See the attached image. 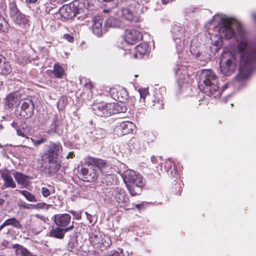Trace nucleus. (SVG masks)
<instances>
[{
  "instance_id": "obj_42",
  "label": "nucleus",
  "mask_w": 256,
  "mask_h": 256,
  "mask_svg": "<svg viewBox=\"0 0 256 256\" xmlns=\"http://www.w3.org/2000/svg\"><path fill=\"white\" fill-rule=\"evenodd\" d=\"M128 144L130 147H132V148L138 150H141L143 148L140 144L139 140L135 137H132L130 138Z\"/></svg>"
},
{
  "instance_id": "obj_63",
  "label": "nucleus",
  "mask_w": 256,
  "mask_h": 256,
  "mask_svg": "<svg viewBox=\"0 0 256 256\" xmlns=\"http://www.w3.org/2000/svg\"><path fill=\"white\" fill-rule=\"evenodd\" d=\"M252 16L254 20L256 22V12H254L252 14Z\"/></svg>"
},
{
  "instance_id": "obj_48",
  "label": "nucleus",
  "mask_w": 256,
  "mask_h": 256,
  "mask_svg": "<svg viewBox=\"0 0 256 256\" xmlns=\"http://www.w3.org/2000/svg\"><path fill=\"white\" fill-rule=\"evenodd\" d=\"M107 256H124V254L122 248H118V250H113L108 252Z\"/></svg>"
},
{
  "instance_id": "obj_8",
  "label": "nucleus",
  "mask_w": 256,
  "mask_h": 256,
  "mask_svg": "<svg viewBox=\"0 0 256 256\" xmlns=\"http://www.w3.org/2000/svg\"><path fill=\"white\" fill-rule=\"evenodd\" d=\"M20 105V113L18 107H17L16 114H18L25 119H28L33 115L34 106L31 99H22Z\"/></svg>"
},
{
  "instance_id": "obj_39",
  "label": "nucleus",
  "mask_w": 256,
  "mask_h": 256,
  "mask_svg": "<svg viewBox=\"0 0 256 256\" xmlns=\"http://www.w3.org/2000/svg\"><path fill=\"white\" fill-rule=\"evenodd\" d=\"M54 186L50 184H48L47 186H44L41 188V193L44 198L48 197L51 194L54 193Z\"/></svg>"
},
{
  "instance_id": "obj_45",
  "label": "nucleus",
  "mask_w": 256,
  "mask_h": 256,
  "mask_svg": "<svg viewBox=\"0 0 256 256\" xmlns=\"http://www.w3.org/2000/svg\"><path fill=\"white\" fill-rule=\"evenodd\" d=\"M51 206L50 204H47L45 202H39L35 204L32 205V208L36 210H48Z\"/></svg>"
},
{
  "instance_id": "obj_13",
  "label": "nucleus",
  "mask_w": 256,
  "mask_h": 256,
  "mask_svg": "<svg viewBox=\"0 0 256 256\" xmlns=\"http://www.w3.org/2000/svg\"><path fill=\"white\" fill-rule=\"evenodd\" d=\"M58 159L42 157V166L46 173L52 175L59 170L60 162Z\"/></svg>"
},
{
  "instance_id": "obj_59",
  "label": "nucleus",
  "mask_w": 256,
  "mask_h": 256,
  "mask_svg": "<svg viewBox=\"0 0 256 256\" xmlns=\"http://www.w3.org/2000/svg\"><path fill=\"white\" fill-rule=\"evenodd\" d=\"M32 205L24 203L21 205V207L26 208V209H30L32 208Z\"/></svg>"
},
{
  "instance_id": "obj_55",
  "label": "nucleus",
  "mask_w": 256,
  "mask_h": 256,
  "mask_svg": "<svg viewBox=\"0 0 256 256\" xmlns=\"http://www.w3.org/2000/svg\"><path fill=\"white\" fill-rule=\"evenodd\" d=\"M70 212L71 213L73 216L74 217L76 220H80L81 218V214L82 212L80 211L76 212L73 210H71L70 211Z\"/></svg>"
},
{
  "instance_id": "obj_38",
  "label": "nucleus",
  "mask_w": 256,
  "mask_h": 256,
  "mask_svg": "<svg viewBox=\"0 0 256 256\" xmlns=\"http://www.w3.org/2000/svg\"><path fill=\"white\" fill-rule=\"evenodd\" d=\"M141 0H126V6L128 8L134 10L136 12L140 8Z\"/></svg>"
},
{
  "instance_id": "obj_17",
  "label": "nucleus",
  "mask_w": 256,
  "mask_h": 256,
  "mask_svg": "<svg viewBox=\"0 0 256 256\" xmlns=\"http://www.w3.org/2000/svg\"><path fill=\"white\" fill-rule=\"evenodd\" d=\"M142 38V34L134 29H128L125 32L124 40L130 44H134Z\"/></svg>"
},
{
  "instance_id": "obj_3",
  "label": "nucleus",
  "mask_w": 256,
  "mask_h": 256,
  "mask_svg": "<svg viewBox=\"0 0 256 256\" xmlns=\"http://www.w3.org/2000/svg\"><path fill=\"white\" fill-rule=\"evenodd\" d=\"M92 108L94 113L99 116H109L114 114L124 112L126 110V106L118 103L104 102L94 104Z\"/></svg>"
},
{
  "instance_id": "obj_56",
  "label": "nucleus",
  "mask_w": 256,
  "mask_h": 256,
  "mask_svg": "<svg viewBox=\"0 0 256 256\" xmlns=\"http://www.w3.org/2000/svg\"><path fill=\"white\" fill-rule=\"evenodd\" d=\"M222 44V40L220 38L216 40L214 42V46H216L215 50L218 51L221 47Z\"/></svg>"
},
{
  "instance_id": "obj_46",
  "label": "nucleus",
  "mask_w": 256,
  "mask_h": 256,
  "mask_svg": "<svg viewBox=\"0 0 256 256\" xmlns=\"http://www.w3.org/2000/svg\"><path fill=\"white\" fill-rule=\"evenodd\" d=\"M140 95V102L144 103L145 99L146 96L148 94V88H140L138 90Z\"/></svg>"
},
{
  "instance_id": "obj_19",
  "label": "nucleus",
  "mask_w": 256,
  "mask_h": 256,
  "mask_svg": "<svg viewBox=\"0 0 256 256\" xmlns=\"http://www.w3.org/2000/svg\"><path fill=\"white\" fill-rule=\"evenodd\" d=\"M92 22L93 33L98 37L102 36L106 32V30L102 27L103 18L100 16H96L92 18Z\"/></svg>"
},
{
  "instance_id": "obj_37",
  "label": "nucleus",
  "mask_w": 256,
  "mask_h": 256,
  "mask_svg": "<svg viewBox=\"0 0 256 256\" xmlns=\"http://www.w3.org/2000/svg\"><path fill=\"white\" fill-rule=\"evenodd\" d=\"M12 72V68L8 62H6L5 60L0 64V74L2 75H8Z\"/></svg>"
},
{
  "instance_id": "obj_41",
  "label": "nucleus",
  "mask_w": 256,
  "mask_h": 256,
  "mask_svg": "<svg viewBox=\"0 0 256 256\" xmlns=\"http://www.w3.org/2000/svg\"><path fill=\"white\" fill-rule=\"evenodd\" d=\"M92 134L96 138H101L106 136V132L104 129L98 128L92 131Z\"/></svg>"
},
{
  "instance_id": "obj_25",
  "label": "nucleus",
  "mask_w": 256,
  "mask_h": 256,
  "mask_svg": "<svg viewBox=\"0 0 256 256\" xmlns=\"http://www.w3.org/2000/svg\"><path fill=\"white\" fill-rule=\"evenodd\" d=\"M74 228V222L72 224L67 228H62L61 227H56L52 228L50 232V236L54 238L62 239L64 237L66 232L69 230H72Z\"/></svg>"
},
{
  "instance_id": "obj_9",
  "label": "nucleus",
  "mask_w": 256,
  "mask_h": 256,
  "mask_svg": "<svg viewBox=\"0 0 256 256\" xmlns=\"http://www.w3.org/2000/svg\"><path fill=\"white\" fill-rule=\"evenodd\" d=\"M78 176L84 181L92 182L97 180L98 176V170L94 168L93 166H88L84 162L78 173Z\"/></svg>"
},
{
  "instance_id": "obj_2",
  "label": "nucleus",
  "mask_w": 256,
  "mask_h": 256,
  "mask_svg": "<svg viewBox=\"0 0 256 256\" xmlns=\"http://www.w3.org/2000/svg\"><path fill=\"white\" fill-rule=\"evenodd\" d=\"M202 84L198 85L200 90L208 96L216 94L219 90L218 78L211 70H204L200 76Z\"/></svg>"
},
{
  "instance_id": "obj_30",
  "label": "nucleus",
  "mask_w": 256,
  "mask_h": 256,
  "mask_svg": "<svg viewBox=\"0 0 256 256\" xmlns=\"http://www.w3.org/2000/svg\"><path fill=\"white\" fill-rule=\"evenodd\" d=\"M62 18L65 20H69L75 16V12L68 5L63 6L59 10Z\"/></svg>"
},
{
  "instance_id": "obj_27",
  "label": "nucleus",
  "mask_w": 256,
  "mask_h": 256,
  "mask_svg": "<svg viewBox=\"0 0 256 256\" xmlns=\"http://www.w3.org/2000/svg\"><path fill=\"white\" fill-rule=\"evenodd\" d=\"M14 176L17 183L23 188H26L30 184V180L32 179L30 176L20 172L14 173Z\"/></svg>"
},
{
  "instance_id": "obj_12",
  "label": "nucleus",
  "mask_w": 256,
  "mask_h": 256,
  "mask_svg": "<svg viewBox=\"0 0 256 256\" xmlns=\"http://www.w3.org/2000/svg\"><path fill=\"white\" fill-rule=\"evenodd\" d=\"M84 162L88 166H92L97 168L101 174L106 172L110 169V165L106 161L92 156H86L84 158Z\"/></svg>"
},
{
  "instance_id": "obj_49",
  "label": "nucleus",
  "mask_w": 256,
  "mask_h": 256,
  "mask_svg": "<svg viewBox=\"0 0 256 256\" xmlns=\"http://www.w3.org/2000/svg\"><path fill=\"white\" fill-rule=\"evenodd\" d=\"M85 214H86V218L88 220L89 223L94 225L96 222L97 218L95 216H92L88 214L87 212H85Z\"/></svg>"
},
{
  "instance_id": "obj_20",
  "label": "nucleus",
  "mask_w": 256,
  "mask_h": 256,
  "mask_svg": "<svg viewBox=\"0 0 256 256\" xmlns=\"http://www.w3.org/2000/svg\"><path fill=\"white\" fill-rule=\"evenodd\" d=\"M56 224L62 228H67L71 222V216L68 214H56L52 217Z\"/></svg>"
},
{
  "instance_id": "obj_10",
  "label": "nucleus",
  "mask_w": 256,
  "mask_h": 256,
  "mask_svg": "<svg viewBox=\"0 0 256 256\" xmlns=\"http://www.w3.org/2000/svg\"><path fill=\"white\" fill-rule=\"evenodd\" d=\"M112 196V200L120 207L126 208L128 206L129 198L124 189L118 186L113 188Z\"/></svg>"
},
{
  "instance_id": "obj_11",
  "label": "nucleus",
  "mask_w": 256,
  "mask_h": 256,
  "mask_svg": "<svg viewBox=\"0 0 256 256\" xmlns=\"http://www.w3.org/2000/svg\"><path fill=\"white\" fill-rule=\"evenodd\" d=\"M45 151L42 157L58 158L61 156L62 148L60 142H50L44 146Z\"/></svg>"
},
{
  "instance_id": "obj_60",
  "label": "nucleus",
  "mask_w": 256,
  "mask_h": 256,
  "mask_svg": "<svg viewBox=\"0 0 256 256\" xmlns=\"http://www.w3.org/2000/svg\"><path fill=\"white\" fill-rule=\"evenodd\" d=\"M151 161L154 164H156L158 162V159L156 157L154 156H152L151 158Z\"/></svg>"
},
{
  "instance_id": "obj_58",
  "label": "nucleus",
  "mask_w": 256,
  "mask_h": 256,
  "mask_svg": "<svg viewBox=\"0 0 256 256\" xmlns=\"http://www.w3.org/2000/svg\"><path fill=\"white\" fill-rule=\"evenodd\" d=\"M84 85L85 87L87 88H88L90 90L93 87V85H92V83L91 82H90V81L86 82L84 84Z\"/></svg>"
},
{
  "instance_id": "obj_22",
  "label": "nucleus",
  "mask_w": 256,
  "mask_h": 256,
  "mask_svg": "<svg viewBox=\"0 0 256 256\" xmlns=\"http://www.w3.org/2000/svg\"><path fill=\"white\" fill-rule=\"evenodd\" d=\"M22 98L20 94L18 92L10 94L6 98L4 106L8 108L12 106H18L20 105Z\"/></svg>"
},
{
  "instance_id": "obj_18",
  "label": "nucleus",
  "mask_w": 256,
  "mask_h": 256,
  "mask_svg": "<svg viewBox=\"0 0 256 256\" xmlns=\"http://www.w3.org/2000/svg\"><path fill=\"white\" fill-rule=\"evenodd\" d=\"M110 94L114 99L121 102L118 104H119L124 106L123 103L128 97V94L124 88H110Z\"/></svg>"
},
{
  "instance_id": "obj_57",
  "label": "nucleus",
  "mask_w": 256,
  "mask_h": 256,
  "mask_svg": "<svg viewBox=\"0 0 256 256\" xmlns=\"http://www.w3.org/2000/svg\"><path fill=\"white\" fill-rule=\"evenodd\" d=\"M64 38L69 42H72L74 41L73 36L69 34L64 35Z\"/></svg>"
},
{
  "instance_id": "obj_26",
  "label": "nucleus",
  "mask_w": 256,
  "mask_h": 256,
  "mask_svg": "<svg viewBox=\"0 0 256 256\" xmlns=\"http://www.w3.org/2000/svg\"><path fill=\"white\" fill-rule=\"evenodd\" d=\"M142 176L140 174L132 170H126L122 174V176L126 186L127 184H130L134 181L138 177Z\"/></svg>"
},
{
  "instance_id": "obj_61",
  "label": "nucleus",
  "mask_w": 256,
  "mask_h": 256,
  "mask_svg": "<svg viewBox=\"0 0 256 256\" xmlns=\"http://www.w3.org/2000/svg\"><path fill=\"white\" fill-rule=\"evenodd\" d=\"M74 156V152H70L66 156L67 158H73Z\"/></svg>"
},
{
  "instance_id": "obj_64",
  "label": "nucleus",
  "mask_w": 256,
  "mask_h": 256,
  "mask_svg": "<svg viewBox=\"0 0 256 256\" xmlns=\"http://www.w3.org/2000/svg\"><path fill=\"white\" fill-rule=\"evenodd\" d=\"M178 192H176V194H180L182 191V188L180 186H178Z\"/></svg>"
},
{
  "instance_id": "obj_33",
  "label": "nucleus",
  "mask_w": 256,
  "mask_h": 256,
  "mask_svg": "<svg viewBox=\"0 0 256 256\" xmlns=\"http://www.w3.org/2000/svg\"><path fill=\"white\" fill-rule=\"evenodd\" d=\"M14 248H16V256H36V255L33 254L30 252L26 248L20 246L19 244H16L14 246Z\"/></svg>"
},
{
  "instance_id": "obj_53",
  "label": "nucleus",
  "mask_w": 256,
  "mask_h": 256,
  "mask_svg": "<svg viewBox=\"0 0 256 256\" xmlns=\"http://www.w3.org/2000/svg\"><path fill=\"white\" fill-rule=\"evenodd\" d=\"M16 133L19 136H21L24 138H28L26 136V130L24 129V127L22 128V129L18 128L16 129Z\"/></svg>"
},
{
  "instance_id": "obj_16",
  "label": "nucleus",
  "mask_w": 256,
  "mask_h": 256,
  "mask_svg": "<svg viewBox=\"0 0 256 256\" xmlns=\"http://www.w3.org/2000/svg\"><path fill=\"white\" fill-rule=\"evenodd\" d=\"M46 132L50 134H53L55 133L60 134L62 133V120L58 114L54 115Z\"/></svg>"
},
{
  "instance_id": "obj_47",
  "label": "nucleus",
  "mask_w": 256,
  "mask_h": 256,
  "mask_svg": "<svg viewBox=\"0 0 256 256\" xmlns=\"http://www.w3.org/2000/svg\"><path fill=\"white\" fill-rule=\"evenodd\" d=\"M8 23L3 16L0 18V30L6 32L8 30Z\"/></svg>"
},
{
  "instance_id": "obj_4",
  "label": "nucleus",
  "mask_w": 256,
  "mask_h": 256,
  "mask_svg": "<svg viewBox=\"0 0 256 256\" xmlns=\"http://www.w3.org/2000/svg\"><path fill=\"white\" fill-rule=\"evenodd\" d=\"M9 8L10 18L16 24L22 28H26L30 26L28 17L20 12L15 2H10Z\"/></svg>"
},
{
  "instance_id": "obj_7",
  "label": "nucleus",
  "mask_w": 256,
  "mask_h": 256,
  "mask_svg": "<svg viewBox=\"0 0 256 256\" xmlns=\"http://www.w3.org/2000/svg\"><path fill=\"white\" fill-rule=\"evenodd\" d=\"M184 28L180 24H173L171 28V34L176 47L178 52L181 51L184 46Z\"/></svg>"
},
{
  "instance_id": "obj_34",
  "label": "nucleus",
  "mask_w": 256,
  "mask_h": 256,
  "mask_svg": "<svg viewBox=\"0 0 256 256\" xmlns=\"http://www.w3.org/2000/svg\"><path fill=\"white\" fill-rule=\"evenodd\" d=\"M52 72L54 77L58 78H62L66 75L64 68L58 63L54 64Z\"/></svg>"
},
{
  "instance_id": "obj_29",
  "label": "nucleus",
  "mask_w": 256,
  "mask_h": 256,
  "mask_svg": "<svg viewBox=\"0 0 256 256\" xmlns=\"http://www.w3.org/2000/svg\"><path fill=\"white\" fill-rule=\"evenodd\" d=\"M118 127L122 130L123 135L132 133L135 130V124L130 121L122 122L118 123Z\"/></svg>"
},
{
  "instance_id": "obj_54",
  "label": "nucleus",
  "mask_w": 256,
  "mask_h": 256,
  "mask_svg": "<svg viewBox=\"0 0 256 256\" xmlns=\"http://www.w3.org/2000/svg\"><path fill=\"white\" fill-rule=\"evenodd\" d=\"M32 142L34 146H38L45 142L46 139V138H40V140H34L33 139H32Z\"/></svg>"
},
{
  "instance_id": "obj_21",
  "label": "nucleus",
  "mask_w": 256,
  "mask_h": 256,
  "mask_svg": "<svg viewBox=\"0 0 256 256\" xmlns=\"http://www.w3.org/2000/svg\"><path fill=\"white\" fill-rule=\"evenodd\" d=\"M136 12L128 7H124L118 12V16L128 22H136L138 18L136 16Z\"/></svg>"
},
{
  "instance_id": "obj_24",
  "label": "nucleus",
  "mask_w": 256,
  "mask_h": 256,
  "mask_svg": "<svg viewBox=\"0 0 256 256\" xmlns=\"http://www.w3.org/2000/svg\"><path fill=\"white\" fill-rule=\"evenodd\" d=\"M177 78L180 82H188L189 76L186 68L183 66H178L176 68L174 69Z\"/></svg>"
},
{
  "instance_id": "obj_51",
  "label": "nucleus",
  "mask_w": 256,
  "mask_h": 256,
  "mask_svg": "<svg viewBox=\"0 0 256 256\" xmlns=\"http://www.w3.org/2000/svg\"><path fill=\"white\" fill-rule=\"evenodd\" d=\"M163 102L162 100H157L156 104H153L152 106L154 107V108L156 110H162L163 108Z\"/></svg>"
},
{
  "instance_id": "obj_43",
  "label": "nucleus",
  "mask_w": 256,
  "mask_h": 256,
  "mask_svg": "<svg viewBox=\"0 0 256 256\" xmlns=\"http://www.w3.org/2000/svg\"><path fill=\"white\" fill-rule=\"evenodd\" d=\"M68 102V98L66 96H62L57 102V107L59 110H62L64 109Z\"/></svg>"
},
{
  "instance_id": "obj_36",
  "label": "nucleus",
  "mask_w": 256,
  "mask_h": 256,
  "mask_svg": "<svg viewBox=\"0 0 256 256\" xmlns=\"http://www.w3.org/2000/svg\"><path fill=\"white\" fill-rule=\"evenodd\" d=\"M135 50V57L136 58H142L146 53L148 46L145 44H140L136 46Z\"/></svg>"
},
{
  "instance_id": "obj_52",
  "label": "nucleus",
  "mask_w": 256,
  "mask_h": 256,
  "mask_svg": "<svg viewBox=\"0 0 256 256\" xmlns=\"http://www.w3.org/2000/svg\"><path fill=\"white\" fill-rule=\"evenodd\" d=\"M172 162L170 160H168L164 162V168L166 172H168L172 168Z\"/></svg>"
},
{
  "instance_id": "obj_50",
  "label": "nucleus",
  "mask_w": 256,
  "mask_h": 256,
  "mask_svg": "<svg viewBox=\"0 0 256 256\" xmlns=\"http://www.w3.org/2000/svg\"><path fill=\"white\" fill-rule=\"evenodd\" d=\"M103 1L106 3V6L109 5L112 8L116 6L118 3V0H103Z\"/></svg>"
},
{
  "instance_id": "obj_31",
  "label": "nucleus",
  "mask_w": 256,
  "mask_h": 256,
  "mask_svg": "<svg viewBox=\"0 0 256 256\" xmlns=\"http://www.w3.org/2000/svg\"><path fill=\"white\" fill-rule=\"evenodd\" d=\"M11 226L18 229H22V226L20 221L14 218H10L6 220L0 226V231L2 230L5 226Z\"/></svg>"
},
{
  "instance_id": "obj_14",
  "label": "nucleus",
  "mask_w": 256,
  "mask_h": 256,
  "mask_svg": "<svg viewBox=\"0 0 256 256\" xmlns=\"http://www.w3.org/2000/svg\"><path fill=\"white\" fill-rule=\"evenodd\" d=\"M146 184V180L142 176L138 177L134 181L127 184L126 186L128 192L132 196L140 195L142 190L143 188Z\"/></svg>"
},
{
  "instance_id": "obj_5",
  "label": "nucleus",
  "mask_w": 256,
  "mask_h": 256,
  "mask_svg": "<svg viewBox=\"0 0 256 256\" xmlns=\"http://www.w3.org/2000/svg\"><path fill=\"white\" fill-rule=\"evenodd\" d=\"M221 22L222 25L218 30L220 38H231L234 34V26L236 24V20L231 18H222Z\"/></svg>"
},
{
  "instance_id": "obj_28",
  "label": "nucleus",
  "mask_w": 256,
  "mask_h": 256,
  "mask_svg": "<svg viewBox=\"0 0 256 256\" xmlns=\"http://www.w3.org/2000/svg\"><path fill=\"white\" fill-rule=\"evenodd\" d=\"M1 178L4 181L3 186L4 188H16V184L8 170L1 172Z\"/></svg>"
},
{
  "instance_id": "obj_15",
  "label": "nucleus",
  "mask_w": 256,
  "mask_h": 256,
  "mask_svg": "<svg viewBox=\"0 0 256 256\" xmlns=\"http://www.w3.org/2000/svg\"><path fill=\"white\" fill-rule=\"evenodd\" d=\"M210 50L209 48H195L192 44L190 45V52L198 60L202 61H208L210 59Z\"/></svg>"
},
{
  "instance_id": "obj_40",
  "label": "nucleus",
  "mask_w": 256,
  "mask_h": 256,
  "mask_svg": "<svg viewBox=\"0 0 256 256\" xmlns=\"http://www.w3.org/2000/svg\"><path fill=\"white\" fill-rule=\"evenodd\" d=\"M16 190L23 195L28 201L30 202H36L37 201L36 196L28 190Z\"/></svg>"
},
{
  "instance_id": "obj_35",
  "label": "nucleus",
  "mask_w": 256,
  "mask_h": 256,
  "mask_svg": "<svg viewBox=\"0 0 256 256\" xmlns=\"http://www.w3.org/2000/svg\"><path fill=\"white\" fill-rule=\"evenodd\" d=\"M105 26L112 28H122L123 24L118 19L110 16L105 21Z\"/></svg>"
},
{
  "instance_id": "obj_1",
  "label": "nucleus",
  "mask_w": 256,
  "mask_h": 256,
  "mask_svg": "<svg viewBox=\"0 0 256 256\" xmlns=\"http://www.w3.org/2000/svg\"><path fill=\"white\" fill-rule=\"evenodd\" d=\"M236 50L240 58L239 73L236 78L238 80L246 79L256 68V44L248 48L247 40L242 38L238 42Z\"/></svg>"
},
{
  "instance_id": "obj_32",
  "label": "nucleus",
  "mask_w": 256,
  "mask_h": 256,
  "mask_svg": "<svg viewBox=\"0 0 256 256\" xmlns=\"http://www.w3.org/2000/svg\"><path fill=\"white\" fill-rule=\"evenodd\" d=\"M101 176L102 182L107 186L113 185L116 183V178L115 176L110 174L108 171L102 174Z\"/></svg>"
},
{
  "instance_id": "obj_62",
  "label": "nucleus",
  "mask_w": 256,
  "mask_h": 256,
  "mask_svg": "<svg viewBox=\"0 0 256 256\" xmlns=\"http://www.w3.org/2000/svg\"><path fill=\"white\" fill-rule=\"evenodd\" d=\"M11 126L12 128H16V129H18V126H17V124L16 123L14 122H12V124H11Z\"/></svg>"
},
{
  "instance_id": "obj_44",
  "label": "nucleus",
  "mask_w": 256,
  "mask_h": 256,
  "mask_svg": "<svg viewBox=\"0 0 256 256\" xmlns=\"http://www.w3.org/2000/svg\"><path fill=\"white\" fill-rule=\"evenodd\" d=\"M78 242L75 238H71L68 244V248L70 252H73L74 249H77Z\"/></svg>"
},
{
  "instance_id": "obj_23",
  "label": "nucleus",
  "mask_w": 256,
  "mask_h": 256,
  "mask_svg": "<svg viewBox=\"0 0 256 256\" xmlns=\"http://www.w3.org/2000/svg\"><path fill=\"white\" fill-rule=\"evenodd\" d=\"M234 58L232 56L227 59L224 64H221V62H220L221 72L224 76L230 75L234 72Z\"/></svg>"
},
{
  "instance_id": "obj_6",
  "label": "nucleus",
  "mask_w": 256,
  "mask_h": 256,
  "mask_svg": "<svg viewBox=\"0 0 256 256\" xmlns=\"http://www.w3.org/2000/svg\"><path fill=\"white\" fill-rule=\"evenodd\" d=\"M46 220L44 216L36 214L31 217L26 228L34 234H38L42 230Z\"/></svg>"
}]
</instances>
